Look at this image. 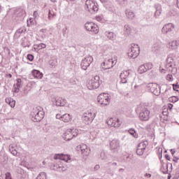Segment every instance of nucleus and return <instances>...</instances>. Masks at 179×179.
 Instances as JSON below:
<instances>
[{"mask_svg":"<svg viewBox=\"0 0 179 179\" xmlns=\"http://www.w3.org/2000/svg\"><path fill=\"white\" fill-rule=\"evenodd\" d=\"M144 66H145V69H147V71H148L149 69H152V68H153V64L150 62L145 64Z\"/></svg>","mask_w":179,"mask_h":179,"instance_id":"f704fd0d","label":"nucleus"},{"mask_svg":"<svg viewBox=\"0 0 179 179\" xmlns=\"http://www.w3.org/2000/svg\"><path fill=\"white\" fill-rule=\"evenodd\" d=\"M170 45H179V41H172L169 43Z\"/></svg>","mask_w":179,"mask_h":179,"instance_id":"58836bf2","label":"nucleus"},{"mask_svg":"<svg viewBox=\"0 0 179 179\" xmlns=\"http://www.w3.org/2000/svg\"><path fill=\"white\" fill-rule=\"evenodd\" d=\"M22 86V80L20 78L17 79V87H20Z\"/></svg>","mask_w":179,"mask_h":179,"instance_id":"ea45409f","label":"nucleus"},{"mask_svg":"<svg viewBox=\"0 0 179 179\" xmlns=\"http://www.w3.org/2000/svg\"><path fill=\"white\" fill-rule=\"evenodd\" d=\"M111 100V96L110 94L102 93L100 94L97 97V101L101 106L103 107H106V106H108L110 104V101Z\"/></svg>","mask_w":179,"mask_h":179,"instance_id":"7ed1b4c3","label":"nucleus"},{"mask_svg":"<svg viewBox=\"0 0 179 179\" xmlns=\"http://www.w3.org/2000/svg\"><path fill=\"white\" fill-rule=\"evenodd\" d=\"M44 31V29H41V31Z\"/></svg>","mask_w":179,"mask_h":179,"instance_id":"0e129e2a","label":"nucleus"},{"mask_svg":"<svg viewBox=\"0 0 179 179\" xmlns=\"http://www.w3.org/2000/svg\"><path fill=\"white\" fill-rule=\"evenodd\" d=\"M62 121H63V122H71V121H72V116L68 113H65L62 115Z\"/></svg>","mask_w":179,"mask_h":179,"instance_id":"393cba45","label":"nucleus"},{"mask_svg":"<svg viewBox=\"0 0 179 179\" xmlns=\"http://www.w3.org/2000/svg\"><path fill=\"white\" fill-rule=\"evenodd\" d=\"M152 94L155 96H159L160 94V85L156 83H150L148 86Z\"/></svg>","mask_w":179,"mask_h":179,"instance_id":"1a4fd4ad","label":"nucleus"},{"mask_svg":"<svg viewBox=\"0 0 179 179\" xmlns=\"http://www.w3.org/2000/svg\"><path fill=\"white\" fill-rule=\"evenodd\" d=\"M5 101L7 104L10 105V107H11V108H15V106L16 104V101L13 100V99L6 98Z\"/></svg>","mask_w":179,"mask_h":179,"instance_id":"b1692460","label":"nucleus"},{"mask_svg":"<svg viewBox=\"0 0 179 179\" xmlns=\"http://www.w3.org/2000/svg\"><path fill=\"white\" fill-rule=\"evenodd\" d=\"M125 16L127 17V19H129V20H134L135 19V13L129 8H127L124 11Z\"/></svg>","mask_w":179,"mask_h":179,"instance_id":"6ab92c4d","label":"nucleus"},{"mask_svg":"<svg viewBox=\"0 0 179 179\" xmlns=\"http://www.w3.org/2000/svg\"><path fill=\"white\" fill-rule=\"evenodd\" d=\"M88 31H91V33H94V34H97V33H99V27L96 24H94V25L88 29Z\"/></svg>","mask_w":179,"mask_h":179,"instance_id":"bb28decb","label":"nucleus"},{"mask_svg":"<svg viewBox=\"0 0 179 179\" xmlns=\"http://www.w3.org/2000/svg\"><path fill=\"white\" fill-rule=\"evenodd\" d=\"M170 108H173V104H170L169 106Z\"/></svg>","mask_w":179,"mask_h":179,"instance_id":"13d9d810","label":"nucleus"},{"mask_svg":"<svg viewBox=\"0 0 179 179\" xmlns=\"http://www.w3.org/2000/svg\"><path fill=\"white\" fill-rule=\"evenodd\" d=\"M171 152L172 156H174V154L176 153V150L171 149Z\"/></svg>","mask_w":179,"mask_h":179,"instance_id":"3c124183","label":"nucleus"},{"mask_svg":"<svg viewBox=\"0 0 179 179\" xmlns=\"http://www.w3.org/2000/svg\"><path fill=\"white\" fill-rule=\"evenodd\" d=\"M100 85H101V81L100 80V76H95L87 83V87L89 90H94V89H99Z\"/></svg>","mask_w":179,"mask_h":179,"instance_id":"f257e3e1","label":"nucleus"},{"mask_svg":"<svg viewBox=\"0 0 179 179\" xmlns=\"http://www.w3.org/2000/svg\"><path fill=\"white\" fill-rule=\"evenodd\" d=\"M50 1H51V2H53V3L57 2V0H50Z\"/></svg>","mask_w":179,"mask_h":179,"instance_id":"bf43d9fd","label":"nucleus"},{"mask_svg":"<svg viewBox=\"0 0 179 179\" xmlns=\"http://www.w3.org/2000/svg\"><path fill=\"white\" fill-rule=\"evenodd\" d=\"M24 32V28H20L17 31V33H19V34H22V33Z\"/></svg>","mask_w":179,"mask_h":179,"instance_id":"79ce46f5","label":"nucleus"},{"mask_svg":"<svg viewBox=\"0 0 179 179\" xmlns=\"http://www.w3.org/2000/svg\"><path fill=\"white\" fill-rule=\"evenodd\" d=\"M9 150L13 156H17V150H16V145H10Z\"/></svg>","mask_w":179,"mask_h":179,"instance_id":"cd10ccee","label":"nucleus"},{"mask_svg":"<svg viewBox=\"0 0 179 179\" xmlns=\"http://www.w3.org/2000/svg\"><path fill=\"white\" fill-rule=\"evenodd\" d=\"M5 176H6L5 179H12V178L10 177V173H6L5 174Z\"/></svg>","mask_w":179,"mask_h":179,"instance_id":"a18cd8bd","label":"nucleus"},{"mask_svg":"<svg viewBox=\"0 0 179 179\" xmlns=\"http://www.w3.org/2000/svg\"><path fill=\"white\" fill-rule=\"evenodd\" d=\"M54 159L55 160H62L66 163H69V161H71V156L68 155H64V154H56L54 156Z\"/></svg>","mask_w":179,"mask_h":179,"instance_id":"2eb2a0df","label":"nucleus"},{"mask_svg":"<svg viewBox=\"0 0 179 179\" xmlns=\"http://www.w3.org/2000/svg\"><path fill=\"white\" fill-rule=\"evenodd\" d=\"M43 48H45V47L41 46V45H35L34 47V50L36 51V52H38V51H40V50L43 49Z\"/></svg>","mask_w":179,"mask_h":179,"instance_id":"c9c22d12","label":"nucleus"},{"mask_svg":"<svg viewBox=\"0 0 179 179\" xmlns=\"http://www.w3.org/2000/svg\"><path fill=\"white\" fill-rule=\"evenodd\" d=\"M14 92H15V93H19V88H15Z\"/></svg>","mask_w":179,"mask_h":179,"instance_id":"5fc2aeb1","label":"nucleus"},{"mask_svg":"<svg viewBox=\"0 0 179 179\" xmlns=\"http://www.w3.org/2000/svg\"><path fill=\"white\" fill-rule=\"evenodd\" d=\"M31 73L35 79H43V76H44L43 73L38 70H33Z\"/></svg>","mask_w":179,"mask_h":179,"instance_id":"4be33fe9","label":"nucleus"},{"mask_svg":"<svg viewBox=\"0 0 179 179\" xmlns=\"http://www.w3.org/2000/svg\"><path fill=\"white\" fill-rule=\"evenodd\" d=\"M27 59H29V61H33V59H34V57L32 55H28Z\"/></svg>","mask_w":179,"mask_h":179,"instance_id":"37998d69","label":"nucleus"},{"mask_svg":"<svg viewBox=\"0 0 179 179\" xmlns=\"http://www.w3.org/2000/svg\"><path fill=\"white\" fill-rule=\"evenodd\" d=\"M48 19H49V20H51V11L50 10H49Z\"/></svg>","mask_w":179,"mask_h":179,"instance_id":"864d4df0","label":"nucleus"},{"mask_svg":"<svg viewBox=\"0 0 179 179\" xmlns=\"http://www.w3.org/2000/svg\"><path fill=\"white\" fill-rule=\"evenodd\" d=\"M105 36L106 37H107L108 38V40H111L112 41H114V40H115L116 38V36L115 34H114V32H111V31H106L105 33Z\"/></svg>","mask_w":179,"mask_h":179,"instance_id":"5701e85b","label":"nucleus"},{"mask_svg":"<svg viewBox=\"0 0 179 179\" xmlns=\"http://www.w3.org/2000/svg\"><path fill=\"white\" fill-rule=\"evenodd\" d=\"M138 71L139 73H145L148 70L146 69L145 64H143L138 67Z\"/></svg>","mask_w":179,"mask_h":179,"instance_id":"7c9ffc66","label":"nucleus"},{"mask_svg":"<svg viewBox=\"0 0 179 179\" xmlns=\"http://www.w3.org/2000/svg\"><path fill=\"white\" fill-rule=\"evenodd\" d=\"M117 59L118 58L117 57H114L113 59H109L106 60L101 64L102 69L106 70L113 68L114 65H116Z\"/></svg>","mask_w":179,"mask_h":179,"instance_id":"39448f33","label":"nucleus"},{"mask_svg":"<svg viewBox=\"0 0 179 179\" xmlns=\"http://www.w3.org/2000/svg\"><path fill=\"white\" fill-rule=\"evenodd\" d=\"M165 157H166V160H170V156L166 155H165Z\"/></svg>","mask_w":179,"mask_h":179,"instance_id":"4d7b16f0","label":"nucleus"},{"mask_svg":"<svg viewBox=\"0 0 179 179\" xmlns=\"http://www.w3.org/2000/svg\"><path fill=\"white\" fill-rule=\"evenodd\" d=\"M9 76H10V78H12V75L10 74Z\"/></svg>","mask_w":179,"mask_h":179,"instance_id":"e2e57ef3","label":"nucleus"},{"mask_svg":"<svg viewBox=\"0 0 179 179\" xmlns=\"http://www.w3.org/2000/svg\"><path fill=\"white\" fill-rule=\"evenodd\" d=\"M96 20H100V17H97Z\"/></svg>","mask_w":179,"mask_h":179,"instance_id":"680f3d73","label":"nucleus"},{"mask_svg":"<svg viewBox=\"0 0 179 179\" xmlns=\"http://www.w3.org/2000/svg\"><path fill=\"white\" fill-rule=\"evenodd\" d=\"M43 164L45 165V161L43 162Z\"/></svg>","mask_w":179,"mask_h":179,"instance_id":"052dcab7","label":"nucleus"},{"mask_svg":"<svg viewBox=\"0 0 179 179\" xmlns=\"http://www.w3.org/2000/svg\"><path fill=\"white\" fill-rule=\"evenodd\" d=\"M107 9H108V10H110V12H114V10H115V9L114 8V7L113 6H106Z\"/></svg>","mask_w":179,"mask_h":179,"instance_id":"a19ab883","label":"nucleus"},{"mask_svg":"<svg viewBox=\"0 0 179 179\" xmlns=\"http://www.w3.org/2000/svg\"><path fill=\"white\" fill-rule=\"evenodd\" d=\"M174 24L169 23L163 27L162 31L164 34H171L174 31Z\"/></svg>","mask_w":179,"mask_h":179,"instance_id":"9b49d317","label":"nucleus"},{"mask_svg":"<svg viewBox=\"0 0 179 179\" xmlns=\"http://www.w3.org/2000/svg\"><path fill=\"white\" fill-rule=\"evenodd\" d=\"M21 173H23V171H22Z\"/></svg>","mask_w":179,"mask_h":179,"instance_id":"69168bd1","label":"nucleus"},{"mask_svg":"<svg viewBox=\"0 0 179 179\" xmlns=\"http://www.w3.org/2000/svg\"><path fill=\"white\" fill-rule=\"evenodd\" d=\"M34 17H37V16H38V13H37V11H34Z\"/></svg>","mask_w":179,"mask_h":179,"instance_id":"603ef678","label":"nucleus"},{"mask_svg":"<svg viewBox=\"0 0 179 179\" xmlns=\"http://www.w3.org/2000/svg\"><path fill=\"white\" fill-rule=\"evenodd\" d=\"M124 31L127 36H131V34H132V29L130 28L129 25L128 24L124 25Z\"/></svg>","mask_w":179,"mask_h":179,"instance_id":"a878e982","label":"nucleus"},{"mask_svg":"<svg viewBox=\"0 0 179 179\" xmlns=\"http://www.w3.org/2000/svg\"><path fill=\"white\" fill-rule=\"evenodd\" d=\"M56 118L57 120H60V121H62V115H61V114H57Z\"/></svg>","mask_w":179,"mask_h":179,"instance_id":"c03bdc74","label":"nucleus"},{"mask_svg":"<svg viewBox=\"0 0 179 179\" xmlns=\"http://www.w3.org/2000/svg\"><path fill=\"white\" fill-rule=\"evenodd\" d=\"M53 170L55 171H66L68 170V166L62 163V162H58L54 166Z\"/></svg>","mask_w":179,"mask_h":179,"instance_id":"4468645a","label":"nucleus"},{"mask_svg":"<svg viewBox=\"0 0 179 179\" xmlns=\"http://www.w3.org/2000/svg\"><path fill=\"white\" fill-rule=\"evenodd\" d=\"M123 1H125V0H123Z\"/></svg>","mask_w":179,"mask_h":179,"instance_id":"774afa93","label":"nucleus"},{"mask_svg":"<svg viewBox=\"0 0 179 179\" xmlns=\"http://www.w3.org/2000/svg\"><path fill=\"white\" fill-rule=\"evenodd\" d=\"M96 117V114L89 112L83 114V121L85 122V124H90Z\"/></svg>","mask_w":179,"mask_h":179,"instance_id":"6e6552de","label":"nucleus"},{"mask_svg":"<svg viewBox=\"0 0 179 179\" xmlns=\"http://www.w3.org/2000/svg\"><path fill=\"white\" fill-rule=\"evenodd\" d=\"M50 16H52L54 17L55 16H57V14L54 13L53 14L50 13Z\"/></svg>","mask_w":179,"mask_h":179,"instance_id":"6e6d98bb","label":"nucleus"},{"mask_svg":"<svg viewBox=\"0 0 179 179\" xmlns=\"http://www.w3.org/2000/svg\"><path fill=\"white\" fill-rule=\"evenodd\" d=\"M31 117L34 122H38L44 118V111L41 108H37L31 113Z\"/></svg>","mask_w":179,"mask_h":179,"instance_id":"f03ea898","label":"nucleus"},{"mask_svg":"<svg viewBox=\"0 0 179 179\" xmlns=\"http://www.w3.org/2000/svg\"><path fill=\"white\" fill-rule=\"evenodd\" d=\"M130 75H131V73L129 72V70H125L122 71L120 75L121 82L122 83H128V80H129Z\"/></svg>","mask_w":179,"mask_h":179,"instance_id":"ddd939ff","label":"nucleus"},{"mask_svg":"<svg viewBox=\"0 0 179 179\" xmlns=\"http://www.w3.org/2000/svg\"><path fill=\"white\" fill-rule=\"evenodd\" d=\"M155 13L154 14L155 17L157 18L162 15V5L160 3L155 4Z\"/></svg>","mask_w":179,"mask_h":179,"instance_id":"412c9836","label":"nucleus"},{"mask_svg":"<svg viewBox=\"0 0 179 179\" xmlns=\"http://www.w3.org/2000/svg\"><path fill=\"white\" fill-rule=\"evenodd\" d=\"M110 146L112 150L117 152V150L120 149V141L117 139H113L112 141H110Z\"/></svg>","mask_w":179,"mask_h":179,"instance_id":"a211bd4d","label":"nucleus"},{"mask_svg":"<svg viewBox=\"0 0 179 179\" xmlns=\"http://www.w3.org/2000/svg\"><path fill=\"white\" fill-rule=\"evenodd\" d=\"M53 106H57V107H64L66 104L65 101L62 98H58L52 101Z\"/></svg>","mask_w":179,"mask_h":179,"instance_id":"aec40b11","label":"nucleus"},{"mask_svg":"<svg viewBox=\"0 0 179 179\" xmlns=\"http://www.w3.org/2000/svg\"><path fill=\"white\" fill-rule=\"evenodd\" d=\"M141 52V48L138 45H134L131 48V50L128 52L129 57L130 58H138L139 56V54Z\"/></svg>","mask_w":179,"mask_h":179,"instance_id":"423d86ee","label":"nucleus"},{"mask_svg":"<svg viewBox=\"0 0 179 179\" xmlns=\"http://www.w3.org/2000/svg\"><path fill=\"white\" fill-rule=\"evenodd\" d=\"M76 149L78 152H81L83 156H89L90 155V148L86 144H80Z\"/></svg>","mask_w":179,"mask_h":179,"instance_id":"0eeeda50","label":"nucleus"},{"mask_svg":"<svg viewBox=\"0 0 179 179\" xmlns=\"http://www.w3.org/2000/svg\"><path fill=\"white\" fill-rule=\"evenodd\" d=\"M92 62H93V57L92 56L86 57L81 62L82 69L86 71V69L90 66V64H92Z\"/></svg>","mask_w":179,"mask_h":179,"instance_id":"9d476101","label":"nucleus"},{"mask_svg":"<svg viewBox=\"0 0 179 179\" xmlns=\"http://www.w3.org/2000/svg\"><path fill=\"white\" fill-rule=\"evenodd\" d=\"M113 127L114 128H120V127H121V121H120V119H115Z\"/></svg>","mask_w":179,"mask_h":179,"instance_id":"2f4dec72","label":"nucleus"},{"mask_svg":"<svg viewBox=\"0 0 179 179\" xmlns=\"http://www.w3.org/2000/svg\"><path fill=\"white\" fill-rule=\"evenodd\" d=\"M94 23H93V22H87L85 24V29L86 30H87V31H88V30L90 29V27L94 26Z\"/></svg>","mask_w":179,"mask_h":179,"instance_id":"72a5a7b5","label":"nucleus"},{"mask_svg":"<svg viewBox=\"0 0 179 179\" xmlns=\"http://www.w3.org/2000/svg\"><path fill=\"white\" fill-rule=\"evenodd\" d=\"M129 134H130V135H131L132 136H134V138H138V136L135 129H130L129 130Z\"/></svg>","mask_w":179,"mask_h":179,"instance_id":"473e14b6","label":"nucleus"},{"mask_svg":"<svg viewBox=\"0 0 179 179\" xmlns=\"http://www.w3.org/2000/svg\"><path fill=\"white\" fill-rule=\"evenodd\" d=\"M115 121V119H113V117H110L109 119L107 120L106 124H108V127L111 128L114 127Z\"/></svg>","mask_w":179,"mask_h":179,"instance_id":"c85d7f7f","label":"nucleus"},{"mask_svg":"<svg viewBox=\"0 0 179 179\" xmlns=\"http://www.w3.org/2000/svg\"><path fill=\"white\" fill-rule=\"evenodd\" d=\"M150 115V111H149L148 109H144L140 113L139 117L142 121H148V120H149Z\"/></svg>","mask_w":179,"mask_h":179,"instance_id":"dca6fc26","label":"nucleus"},{"mask_svg":"<svg viewBox=\"0 0 179 179\" xmlns=\"http://www.w3.org/2000/svg\"><path fill=\"white\" fill-rule=\"evenodd\" d=\"M71 1H75V0H71Z\"/></svg>","mask_w":179,"mask_h":179,"instance_id":"338daca9","label":"nucleus"},{"mask_svg":"<svg viewBox=\"0 0 179 179\" xmlns=\"http://www.w3.org/2000/svg\"><path fill=\"white\" fill-rule=\"evenodd\" d=\"M103 5H110L111 3V0H99Z\"/></svg>","mask_w":179,"mask_h":179,"instance_id":"4c0bfd02","label":"nucleus"},{"mask_svg":"<svg viewBox=\"0 0 179 179\" xmlns=\"http://www.w3.org/2000/svg\"><path fill=\"white\" fill-rule=\"evenodd\" d=\"M56 64H57V62H55L54 60H51L50 62V65H51L52 66H54Z\"/></svg>","mask_w":179,"mask_h":179,"instance_id":"49530a36","label":"nucleus"},{"mask_svg":"<svg viewBox=\"0 0 179 179\" xmlns=\"http://www.w3.org/2000/svg\"><path fill=\"white\" fill-rule=\"evenodd\" d=\"M95 171H97V170H100V165H96L94 168Z\"/></svg>","mask_w":179,"mask_h":179,"instance_id":"09e8293b","label":"nucleus"},{"mask_svg":"<svg viewBox=\"0 0 179 179\" xmlns=\"http://www.w3.org/2000/svg\"><path fill=\"white\" fill-rule=\"evenodd\" d=\"M62 138L64 141H71L72 138V129H68L62 135Z\"/></svg>","mask_w":179,"mask_h":179,"instance_id":"f3484780","label":"nucleus"},{"mask_svg":"<svg viewBox=\"0 0 179 179\" xmlns=\"http://www.w3.org/2000/svg\"><path fill=\"white\" fill-rule=\"evenodd\" d=\"M172 99L173 101H174L176 103V101H177L178 100V98H176V96H173L171 98Z\"/></svg>","mask_w":179,"mask_h":179,"instance_id":"8fccbe9b","label":"nucleus"},{"mask_svg":"<svg viewBox=\"0 0 179 179\" xmlns=\"http://www.w3.org/2000/svg\"><path fill=\"white\" fill-rule=\"evenodd\" d=\"M148 141H142L138 144L136 150V153L138 156H142V155L145 153V149H146V146H148Z\"/></svg>","mask_w":179,"mask_h":179,"instance_id":"f8f14e48","label":"nucleus"},{"mask_svg":"<svg viewBox=\"0 0 179 179\" xmlns=\"http://www.w3.org/2000/svg\"><path fill=\"white\" fill-rule=\"evenodd\" d=\"M36 179H47V173L45 172H41Z\"/></svg>","mask_w":179,"mask_h":179,"instance_id":"c756f323","label":"nucleus"},{"mask_svg":"<svg viewBox=\"0 0 179 179\" xmlns=\"http://www.w3.org/2000/svg\"><path fill=\"white\" fill-rule=\"evenodd\" d=\"M173 90L176 92H179V87L177 85H173Z\"/></svg>","mask_w":179,"mask_h":179,"instance_id":"de8ad7c7","label":"nucleus"},{"mask_svg":"<svg viewBox=\"0 0 179 179\" xmlns=\"http://www.w3.org/2000/svg\"><path fill=\"white\" fill-rule=\"evenodd\" d=\"M85 8H87L88 12L90 13H94V12H97V10H99V7L94 0H86Z\"/></svg>","mask_w":179,"mask_h":179,"instance_id":"20e7f679","label":"nucleus"},{"mask_svg":"<svg viewBox=\"0 0 179 179\" xmlns=\"http://www.w3.org/2000/svg\"><path fill=\"white\" fill-rule=\"evenodd\" d=\"M71 130H72V138H73V136H78L79 134V131L76 129H71Z\"/></svg>","mask_w":179,"mask_h":179,"instance_id":"e433bc0d","label":"nucleus"}]
</instances>
